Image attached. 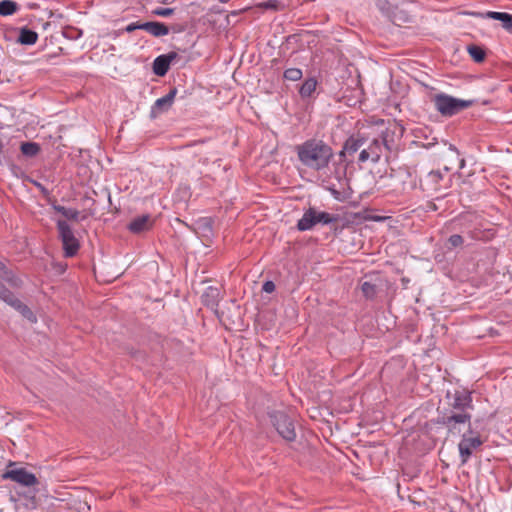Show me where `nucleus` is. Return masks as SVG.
<instances>
[{
	"mask_svg": "<svg viewBox=\"0 0 512 512\" xmlns=\"http://www.w3.org/2000/svg\"><path fill=\"white\" fill-rule=\"evenodd\" d=\"M300 162L307 168L320 171L328 167L333 150L322 140L310 139L296 147Z\"/></svg>",
	"mask_w": 512,
	"mask_h": 512,
	"instance_id": "f257e3e1",
	"label": "nucleus"
},
{
	"mask_svg": "<svg viewBox=\"0 0 512 512\" xmlns=\"http://www.w3.org/2000/svg\"><path fill=\"white\" fill-rule=\"evenodd\" d=\"M436 110L443 116H452L470 107L472 101L461 100L446 94H437L433 97Z\"/></svg>",
	"mask_w": 512,
	"mask_h": 512,
	"instance_id": "f03ea898",
	"label": "nucleus"
},
{
	"mask_svg": "<svg viewBox=\"0 0 512 512\" xmlns=\"http://www.w3.org/2000/svg\"><path fill=\"white\" fill-rule=\"evenodd\" d=\"M59 238L62 242L64 256L67 258L75 256L80 249V242L76 238L71 226L62 219L57 220Z\"/></svg>",
	"mask_w": 512,
	"mask_h": 512,
	"instance_id": "7ed1b4c3",
	"label": "nucleus"
},
{
	"mask_svg": "<svg viewBox=\"0 0 512 512\" xmlns=\"http://www.w3.org/2000/svg\"><path fill=\"white\" fill-rule=\"evenodd\" d=\"M482 444L483 441L478 434L473 432L464 434L462 440L458 444L461 463L466 464L473 451L479 448Z\"/></svg>",
	"mask_w": 512,
	"mask_h": 512,
	"instance_id": "20e7f679",
	"label": "nucleus"
},
{
	"mask_svg": "<svg viewBox=\"0 0 512 512\" xmlns=\"http://www.w3.org/2000/svg\"><path fill=\"white\" fill-rule=\"evenodd\" d=\"M272 423L278 433L287 441H293L296 437L292 421L284 413L277 412L271 415Z\"/></svg>",
	"mask_w": 512,
	"mask_h": 512,
	"instance_id": "39448f33",
	"label": "nucleus"
},
{
	"mask_svg": "<svg viewBox=\"0 0 512 512\" xmlns=\"http://www.w3.org/2000/svg\"><path fill=\"white\" fill-rule=\"evenodd\" d=\"M4 479H9L20 485L31 487L38 484V480L33 473H30L25 468H13L7 470L3 474Z\"/></svg>",
	"mask_w": 512,
	"mask_h": 512,
	"instance_id": "423d86ee",
	"label": "nucleus"
},
{
	"mask_svg": "<svg viewBox=\"0 0 512 512\" xmlns=\"http://www.w3.org/2000/svg\"><path fill=\"white\" fill-rule=\"evenodd\" d=\"M443 179L444 174L441 171H431L421 180V186L425 190L436 192L441 189Z\"/></svg>",
	"mask_w": 512,
	"mask_h": 512,
	"instance_id": "0eeeda50",
	"label": "nucleus"
},
{
	"mask_svg": "<svg viewBox=\"0 0 512 512\" xmlns=\"http://www.w3.org/2000/svg\"><path fill=\"white\" fill-rule=\"evenodd\" d=\"M176 94L177 89L174 88L170 90V92L167 95L157 99L151 110L152 117H156L160 113L167 111L172 106Z\"/></svg>",
	"mask_w": 512,
	"mask_h": 512,
	"instance_id": "6e6552de",
	"label": "nucleus"
},
{
	"mask_svg": "<svg viewBox=\"0 0 512 512\" xmlns=\"http://www.w3.org/2000/svg\"><path fill=\"white\" fill-rule=\"evenodd\" d=\"M449 405L459 411H467L472 409L471 394L466 391H456Z\"/></svg>",
	"mask_w": 512,
	"mask_h": 512,
	"instance_id": "1a4fd4ad",
	"label": "nucleus"
},
{
	"mask_svg": "<svg viewBox=\"0 0 512 512\" xmlns=\"http://www.w3.org/2000/svg\"><path fill=\"white\" fill-rule=\"evenodd\" d=\"M176 56L175 52L158 56L153 62V72L158 76H164L169 70L170 63Z\"/></svg>",
	"mask_w": 512,
	"mask_h": 512,
	"instance_id": "9d476101",
	"label": "nucleus"
},
{
	"mask_svg": "<svg viewBox=\"0 0 512 512\" xmlns=\"http://www.w3.org/2000/svg\"><path fill=\"white\" fill-rule=\"evenodd\" d=\"M316 224H318L316 209L310 207L298 221L297 228L299 231H307L311 230Z\"/></svg>",
	"mask_w": 512,
	"mask_h": 512,
	"instance_id": "9b49d317",
	"label": "nucleus"
},
{
	"mask_svg": "<svg viewBox=\"0 0 512 512\" xmlns=\"http://www.w3.org/2000/svg\"><path fill=\"white\" fill-rule=\"evenodd\" d=\"M153 226V219L149 215H142L133 219L129 223V230L133 233H141L149 230Z\"/></svg>",
	"mask_w": 512,
	"mask_h": 512,
	"instance_id": "f8f14e48",
	"label": "nucleus"
},
{
	"mask_svg": "<svg viewBox=\"0 0 512 512\" xmlns=\"http://www.w3.org/2000/svg\"><path fill=\"white\" fill-rule=\"evenodd\" d=\"M143 30L155 37L166 36L169 33V28L161 22H145Z\"/></svg>",
	"mask_w": 512,
	"mask_h": 512,
	"instance_id": "ddd939ff",
	"label": "nucleus"
},
{
	"mask_svg": "<svg viewBox=\"0 0 512 512\" xmlns=\"http://www.w3.org/2000/svg\"><path fill=\"white\" fill-rule=\"evenodd\" d=\"M486 17L494 20H499L503 23V27L511 31L512 30V15L505 12H494V11H488L486 13Z\"/></svg>",
	"mask_w": 512,
	"mask_h": 512,
	"instance_id": "4468645a",
	"label": "nucleus"
},
{
	"mask_svg": "<svg viewBox=\"0 0 512 512\" xmlns=\"http://www.w3.org/2000/svg\"><path fill=\"white\" fill-rule=\"evenodd\" d=\"M471 416L467 411H459L457 413H451L446 416L444 423L452 427V423H466L470 422Z\"/></svg>",
	"mask_w": 512,
	"mask_h": 512,
	"instance_id": "2eb2a0df",
	"label": "nucleus"
},
{
	"mask_svg": "<svg viewBox=\"0 0 512 512\" xmlns=\"http://www.w3.org/2000/svg\"><path fill=\"white\" fill-rule=\"evenodd\" d=\"M38 40V34L30 29L22 28L18 37V42L23 45H33Z\"/></svg>",
	"mask_w": 512,
	"mask_h": 512,
	"instance_id": "dca6fc26",
	"label": "nucleus"
},
{
	"mask_svg": "<svg viewBox=\"0 0 512 512\" xmlns=\"http://www.w3.org/2000/svg\"><path fill=\"white\" fill-rule=\"evenodd\" d=\"M0 299L13 306L14 308L22 307V302L15 298L13 293L3 285H0Z\"/></svg>",
	"mask_w": 512,
	"mask_h": 512,
	"instance_id": "f3484780",
	"label": "nucleus"
},
{
	"mask_svg": "<svg viewBox=\"0 0 512 512\" xmlns=\"http://www.w3.org/2000/svg\"><path fill=\"white\" fill-rule=\"evenodd\" d=\"M316 87L317 81L314 78L307 79L301 85L299 93L303 98L310 97L315 92Z\"/></svg>",
	"mask_w": 512,
	"mask_h": 512,
	"instance_id": "a211bd4d",
	"label": "nucleus"
},
{
	"mask_svg": "<svg viewBox=\"0 0 512 512\" xmlns=\"http://www.w3.org/2000/svg\"><path fill=\"white\" fill-rule=\"evenodd\" d=\"M383 141L374 139L367 148L370 152V160L377 162L382 154Z\"/></svg>",
	"mask_w": 512,
	"mask_h": 512,
	"instance_id": "6ab92c4d",
	"label": "nucleus"
},
{
	"mask_svg": "<svg viewBox=\"0 0 512 512\" xmlns=\"http://www.w3.org/2000/svg\"><path fill=\"white\" fill-rule=\"evenodd\" d=\"M18 10V5L12 0L0 1V15L9 16L14 14Z\"/></svg>",
	"mask_w": 512,
	"mask_h": 512,
	"instance_id": "aec40b11",
	"label": "nucleus"
},
{
	"mask_svg": "<svg viewBox=\"0 0 512 512\" xmlns=\"http://www.w3.org/2000/svg\"><path fill=\"white\" fill-rule=\"evenodd\" d=\"M20 150L23 155L28 157H34L40 152V146L35 142H23Z\"/></svg>",
	"mask_w": 512,
	"mask_h": 512,
	"instance_id": "412c9836",
	"label": "nucleus"
},
{
	"mask_svg": "<svg viewBox=\"0 0 512 512\" xmlns=\"http://www.w3.org/2000/svg\"><path fill=\"white\" fill-rule=\"evenodd\" d=\"M257 8L261 9H270L274 11L283 10L285 5L279 0H268L264 2H260L256 5Z\"/></svg>",
	"mask_w": 512,
	"mask_h": 512,
	"instance_id": "4be33fe9",
	"label": "nucleus"
},
{
	"mask_svg": "<svg viewBox=\"0 0 512 512\" xmlns=\"http://www.w3.org/2000/svg\"><path fill=\"white\" fill-rule=\"evenodd\" d=\"M316 214H317L318 224L321 223V224L327 225L330 223L337 222L339 219L338 216L331 215V214H329L327 212H323V211L316 210Z\"/></svg>",
	"mask_w": 512,
	"mask_h": 512,
	"instance_id": "5701e85b",
	"label": "nucleus"
},
{
	"mask_svg": "<svg viewBox=\"0 0 512 512\" xmlns=\"http://www.w3.org/2000/svg\"><path fill=\"white\" fill-rule=\"evenodd\" d=\"M363 143L362 139L351 137L346 141L344 148L349 153H355Z\"/></svg>",
	"mask_w": 512,
	"mask_h": 512,
	"instance_id": "b1692460",
	"label": "nucleus"
},
{
	"mask_svg": "<svg viewBox=\"0 0 512 512\" xmlns=\"http://www.w3.org/2000/svg\"><path fill=\"white\" fill-rule=\"evenodd\" d=\"M468 52L476 62H481L485 58V52L478 46L473 45L468 47Z\"/></svg>",
	"mask_w": 512,
	"mask_h": 512,
	"instance_id": "393cba45",
	"label": "nucleus"
},
{
	"mask_svg": "<svg viewBox=\"0 0 512 512\" xmlns=\"http://www.w3.org/2000/svg\"><path fill=\"white\" fill-rule=\"evenodd\" d=\"M302 71L298 68H289L284 72V78L290 81H297L301 79Z\"/></svg>",
	"mask_w": 512,
	"mask_h": 512,
	"instance_id": "a878e982",
	"label": "nucleus"
},
{
	"mask_svg": "<svg viewBox=\"0 0 512 512\" xmlns=\"http://www.w3.org/2000/svg\"><path fill=\"white\" fill-rule=\"evenodd\" d=\"M361 290L364 296L367 298H372L376 294V286L367 281L361 285Z\"/></svg>",
	"mask_w": 512,
	"mask_h": 512,
	"instance_id": "bb28decb",
	"label": "nucleus"
},
{
	"mask_svg": "<svg viewBox=\"0 0 512 512\" xmlns=\"http://www.w3.org/2000/svg\"><path fill=\"white\" fill-rule=\"evenodd\" d=\"M447 243L449 245V249H452V248H456V247L462 246L463 243H464V239H463V237L461 235L454 234V235H451L448 238Z\"/></svg>",
	"mask_w": 512,
	"mask_h": 512,
	"instance_id": "cd10ccee",
	"label": "nucleus"
},
{
	"mask_svg": "<svg viewBox=\"0 0 512 512\" xmlns=\"http://www.w3.org/2000/svg\"><path fill=\"white\" fill-rule=\"evenodd\" d=\"M174 12V9L172 8H156L152 11V13L156 16H160V17H168L170 15H172Z\"/></svg>",
	"mask_w": 512,
	"mask_h": 512,
	"instance_id": "c85d7f7f",
	"label": "nucleus"
},
{
	"mask_svg": "<svg viewBox=\"0 0 512 512\" xmlns=\"http://www.w3.org/2000/svg\"><path fill=\"white\" fill-rule=\"evenodd\" d=\"M79 211L76 209L67 208L65 214L63 215L68 220H78Z\"/></svg>",
	"mask_w": 512,
	"mask_h": 512,
	"instance_id": "c756f323",
	"label": "nucleus"
},
{
	"mask_svg": "<svg viewBox=\"0 0 512 512\" xmlns=\"http://www.w3.org/2000/svg\"><path fill=\"white\" fill-rule=\"evenodd\" d=\"M137 29L143 30V23L133 22L125 27V31L128 33H131Z\"/></svg>",
	"mask_w": 512,
	"mask_h": 512,
	"instance_id": "7c9ffc66",
	"label": "nucleus"
},
{
	"mask_svg": "<svg viewBox=\"0 0 512 512\" xmlns=\"http://www.w3.org/2000/svg\"><path fill=\"white\" fill-rule=\"evenodd\" d=\"M19 311H21V313L25 316V317H28L29 319H31L32 321H35V317L33 316L31 310L26 306V305H23L22 304V307L21 308H17Z\"/></svg>",
	"mask_w": 512,
	"mask_h": 512,
	"instance_id": "2f4dec72",
	"label": "nucleus"
},
{
	"mask_svg": "<svg viewBox=\"0 0 512 512\" xmlns=\"http://www.w3.org/2000/svg\"><path fill=\"white\" fill-rule=\"evenodd\" d=\"M263 290L267 293H272L275 290V284L272 281H267L263 284Z\"/></svg>",
	"mask_w": 512,
	"mask_h": 512,
	"instance_id": "473e14b6",
	"label": "nucleus"
},
{
	"mask_svg": "<svg viewBox=\"0 0 512 512\" xmlns=\"http://www.w3.org/2000/svg\"><path fill=\"white\" fill-rule=\"evenodd\" d=\"M367 160H370V152L368 149H363L361 152H360V155H359V161L361 162H365Z\"/></svg>",
	"mask_w": 512,
	"mask_h": 512,
	"instance_id": "72a5a7b5",
	"label": "nucleus"
},
{
	"mask_svg": "<svg viewBox=\"0 0 512 512\" xmlns=\"http://www.w3.org/2000/svg\"><path fill=\"white\" fill-rule=\"evenodd\" d=\"M364 219L366 220H373V221H383L385 217L382 216H367Z\"/></svg>",
	"mask_w": 512,
	"mask_h": 512,
	"instance_id": "f704fd0d",
	"label": "nucleus"
},
{
	"mask_svg": "<svg viewBox=\"0 0 512 512\" xmlns=\"http://www.w3.org/2000/svg\"><path fill=\"white\" fill-rule=\"evenodd\" d=\"M54 209H55L57 212L61 213L62 215H64V214H65V212H66V210H67V208H66V207H64V206H60V205H56V206H54Z\"/></svg>",
	"mask_w": 512,
	"mask_h": 512,
	"instance_id": "c9c22d12",
	"label": "nucleus"
},
{
	"mask_svg": "<svg viewBox=\"0 0 512 512\" xmlns=\"http://www.w3.org/2000/svg\"><path fill=\"white\" fill-rule=\"evenodd\" d=\"M4 269H5V267H4L3 263L0 262V276L4 275Z\"/></svg>",
	"mask_w": 512,
	"mask_h": 512,
	"instance_id": "e433bc0d",
	"label": "nucleus"
},
{
	"mask_svg": "<svg viewBox=\"0 0 512 512\" xmlns=\"http://www.w3.org/2000/svg\"><path fill=\"white\" fill-rule=\"evenodd\" d=\"M246 10H248V8H244V9L239 10V11H234V12H232V14H233V15H238L239 13H241V12H243V11H246Z\"/></svg>",
	"mask_w": 512,
	"mask_h": 512,
	"instance_id": "4c0bfd02",
	"label": "nucleus"
},
{
	"mask_svg": "<svg viewBox=\"0 0 512 512\" xmlns=\"http://www.w3.org/2000/svg\"><path fill=\"white\" fill-rule=\"evenodd\" d=\"M159 2L162 4H169L172 2V0H159Z\"/></svg>",
	"mask_w": 512,
	"mask_h": 512,
	"instance_id": "58836bf2",
	"label": "nucleus"
},
{
	"mask_svg": "<svg viewBox=\"0 0 512 512\" xmlns=\"http://www.w3.org/2000/svg\"><path fill=\"white\" fill-rule=\"evenodd\" d=\"M221 3H227L229 2L230 0H219Z\"/></svg>",
	"mask_w": 512,
	"mask_h": 512,
	"instance_id": "ea45409f",
	"label": "nucleus"
}]
</instances>
